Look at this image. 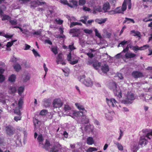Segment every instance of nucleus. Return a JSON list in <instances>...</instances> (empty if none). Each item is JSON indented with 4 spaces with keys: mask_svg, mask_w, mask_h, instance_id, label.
I'll use <instances>...</instances> for the list:
<instances>
[{
    "mask_svg": "<svg viewBox=\"0 0 152 152\" xmlns=\"http://www.w3.org/2000/svg\"><path fill=\"white\" fill-rule=\"evenodd\" d=\"M109 88L113 91L115 96H117L119 98L122 97L121 90L119 87H117V84L115 82L110 83Z\"/></svg>",
    "mask_w": 152,
    "mask_h": 152,
    "instance_id": "nucleus-1",
    "label": "nucleus"
},
{
    "mask_svg": "<svg viewBox=\"0 0 152 152\" xmlns=\"http://www.w3.org/2000/svg\"><path fill=\"white\" fill-rule=\"evenodd\" d=\"M86 76L85 75H83L80 76L79 77V81L81 82L86 86L89 87L92 85V82L90 78H87L85 79Z\"/></svg>",
    "mask_w": 152,
    "mask_h": 152,
    "instance_id": "nucleus-2",
    "label": "nucleus"
},
{
    "mask_svg": "<svg viewBox=\"0 0 152 152\" xmlns=\"http://www.w3.org/2000/svg\"><path fill=\"white\" fill-rule=\"evenodd\" d=\"M134 99V96L133 93L131 92H128L126 96V99L123 101L124 104H127L129 103L131 101Z\"/></svg>",
    "mask_w": 152,
    "mask_h": 152,
    "instance_id": "nucleus-3",
    "label": "nucleus"
},
{
    "mask_svg": "<svg viewBox=\"0 0 152 152\" xmlns=\"http://www.w3.org/2000/svg\"><path fill=\"white\" fill-rule=\"evenodd\" d=\"M23 101L21 99H20L18 102V107H16L14 110V113L17 115H21L20 109L22 107Z\"/></svg>",
    "mask_w": 152,
    "mask_h": 152,
    "instance_id": "nucleus-4",
    "label": "nucleus"
},
{
    "mask_svg": "<svg viewBox=\"0 0 152 152\" xmlns=\"http://www.w3.org/2000/svg\"><path fill=\"white\" fill-rule=\"evenodd\" d=\"M30 5L31 8L35 7L39 5H42L46 4V3L42 0H37L35 1H31Z\"/></svg>",
    "mask_w": 152,
    "mask_h": 152,
    "instance_id": "nucleus-5",
    "label": "nucleus"
},
{
    "mask_svg": "<svg viewBox=\"0 0 152 152\" xmlns=\"http://www.w3.org/2000/svg\"><path fill=\"white\" fill-rule=\"evenodd\" d=\"M63 102L60 99H54L53 102V104L54 108H59L63 105Z\"/></svg>",
    "mask_w": 152,
    "mask_h": 152,
    "instance_id": "nucleus-6",
    "label": "nucleus"
},
{
    "mask_svg": "<svg viewBox=\"0 0 152 152\" xmlns=\"http://www.w3.org/2000/svg\"><path fill=\"white\" fill-rule=\"evenodd\" d=\"M106 101L108 105L110 107H115L117 106L116 103H117V101L114 98L108 99L106 98Z\"/></svg>",
    "mask_w": 152,
    "mask_h": 152,
    "instance_id": "nucleus-7",
    "label": "nucleus"
},
{
    "mask_svg": "<svg viewBox=\"0 0 152 152\" xmlns=\"http://www.w3.org/2000/svg\"><path fill=\"white\" fill-rule=\"evenodd\" d=\"M69 33L70 34L73 33L72 37H78L80 34V29L74 28L70 30Z\"/></svg>",
    "mask_w": 152,
    "mask_h": 152,
    "instance_id": "nucleus-8",
    "label": "nucleus"
},
{
    "mask_svg": "<svg viewBox=\"0 0 152 152\" xmlns=\"http://www.w3.org/2000/svg\"><path fill=\"white\" fill-rule=\"evenodd\" d=\"M61 145L59 144H54L50 148V152H58L61 148Z\"/></svg>",
    "mask_w": 152,
    "mask_h": 152,
    "instance_id": "nucleus-9",
    "label": "nucleus"
},
{
    "mask_svg": "<svg viewBox=\"0 0 152 152\" xmlns=\"http://www.w3.org/2000/svg\"><path fill=\"white\" fill-rule=\"evenodd\" d=\"M6 131L7 134L9 135H12L14 134L13 127L10 125L6 127Z\"/></svg>",
    "mask_w": 152,
    "mask_h": 152,
    "instance_id": "nucleus-10",
    "label": "nucleus"
},
{
    "mask_svg": "<svg viewBox=\"0 0 152 152\" xmlns=\"http://www.w3.org/2000/svg\"><path fill=\"white\" fill-rule=\"evenodd\" d=\"M132 76L135 78L143 77V75L142 72L137 71H133L132 73Z\"/></svg>",
    "mask_w": 152,
    "mask_h": 152,
    "instance_id": "nucleus-11",
    "label": "nucleus"
},
{
    "mask_svg": "<svg viewBox=\"0 0 152 152\" xmlns=\"http://www.w3.org/2000/svg\"><path fill=\"white\" fill-rule=\"evenodd\" d=\"M42 148L47 151H49L50 148V146H51L50 141L48 139L45 140V142L44 145H42Z\"/></svg>",
    "mask_w": 152,
    "mask_h": 152,
    "instance_id": "nucleus-12",
    "label": "nucleus"
},
{
    "mask_svg": "<svg viewBox=\"0 0 152 152\" xmlns=\"http://www.w3.org/2000/svg\"><path fill=\"white\" fill-rule=\"evenodd\" d=\"M108 13L110 14H114L120 13L124 14V12L122 10L121 7H117L114 10H111L108 12Z\"/></svg>",
    "mask_w": 152,
    "mask_h": 152,
    "instance_id": "nucleus-13",
    "label": "nucleus"
},
{
    "mask_svg": "<svg viewBox=\"0 0 152 152\" xmlns=\"http://www.w3.org/2000/svg\"><path fill=\"white\" fill-rule=\"evenodd\" d=\"M146 136H142L140 137V141L139 143V145H142L144 144V145H146L148 142V141L145 138Z\"/></svg>",
    "mask_w": 152,
    "mask_h": 152,
    "instance_id": "nucleus-14",
    "label": "nucleus"
},
{
    "mask_svg": "<svg viewBox=\"0 0 152 152\" xmlns=\"http://www.w3.org/2000/svg\"><path fill=\"white\" fill-rule=\"evenodd\" d=\"M110 8L109 3L108 2L104 3L102 6V9L104 12L105 13L108 12V10H110Z\"/></svg>",
    "mask_w": 152,
    "mask_h": 152,
    "instance_id": "nucleus-15",
    "label": "nucleus"
},
{
    "mask_svg": "<svg viewBox=\"0 0 152 152\" xmlns=\"http://www.w3.org/2000/svg\"><path fill=\"white\" fill-rule=\"evenodd\" d=\"M149 46L148 45H146L140 47H139L138 46L136 45L134 48V50H135V52H136L138 50H142L146 49L149 48Z\"/></svg>",
    "mask_w": 152,
    "mask_h": 152,
    "instance_id": "nucleus-16",
    "label": "nucleus"
},
{
    "mask_svg": "<svg viewBox=\"0 0 152 152\" xmlns=\"http://www.w3.org/2000/svg\"><path fill=\"white\" fill-rule=\"evenodd\" d=\"M80 113H81L82 114H83V112L82 111H74L73 112L72 114V115H69V116L74 118L75 117H77L81 116Z\"/></svg>",
    "mask_w": 152,
    "mask_h": 152,
    "instance_id": "nucleus-17",
    "label": "nucleus"
},
{
    "mask_svg": "<svg viewBox=\"0 0 152 152\" xmlns=\"http://www.w3.org/2000/svg\"><path fill=\"white\" fill-rule=\"evenodd\" d=\"M69 2L68 6L71 8L75 7L77 6V1L75 0H71Z\"/></svg>",
    "mask_w": 152,
    "mask_h": 152,
    "instance_id": "nucleus-18",
    "label": "nucleus"
},
{
    "mask_svg": "<svg viewBox=\"0 0 152 152\" xmlns=\"http://www.w3.org/2000/svg\"><path fill=\"white\" fill-rule=\"evenodd\" d=\"M75 105L77 108L80 110H82L83 111V113H87V111L85 110L84 106L78 103H76ZM83 112V111H82Z\"/></svg>",
    "mask_w": 152,
    "mask_h": 152,
    "instance_id": "nucleus-19",
    "label": "nucleus"
},
{
    "mask_svg": "<svg viewBox=\"0 0 152 152\" xmlns=\"http://www.w3.org/2000/svg\"><path fill=\"white\" fill-rule=\"evenodd\" d=\"M84 114V113H83V114H82L81 115L82 117L81 121L83 123V124H88L89 122V119Z\"/></svg>",
    "mask_w": 152,
    "mask_h": 152,
    "instance_id": "nucleus-20",
    "label": "nucleus"
},
{
    "mask_svg": "<svg viewBox=\"0 0 152 152\" xmlns=\"http://www.w3.org/2000/svg\"><path fill=\"white\" fill-rule=\"evenodd\" d=\"M101 70L104 73H107L109 70L108 65L106 64H104L101 66Z\"/></svg>",
    "mask_w": 152,
    "mask_h": 152,
    "instance_id": "nucleus-21",
    "label": "nucleus"
},
{
    "mask_svg": "<svg viewBox=\"0 0 152 152\" xmlns=\"http://www.w3.org/2000/svg\"><path fill=\"white\" fill-rule=\"evenodd\" d=\"M136 55L134 53H126L125 55V57L127 59L135 57Z\"/></svg>",
    "mask_w": 152,
    "mask_h": 152,
    "instance_id": "nucleus-22",
    "label": "nucleus"
},
{
    "mask_svg": "<svg viewBox=\"0 0 152 152\" xmlns=\"http://www.w3.org/2000/svg\"><path fill=\"white\" fill-rule=\"evenodd\" d=\"M37 140L39 143V145H43L42 142L44 140V139L42 134L38 135Z\"/></svg>",
    "mask_w": 152,
    "mask_h": 152,
    "instance_id": "nucleus-23",
    "label": "nucleus"
},
{
    "mask_svg": "<svg viewBox=\"0 0 152 152\" xmlns=\"http://www.w3.org/2000/svg\"><path fill=\"white\" fill-rule=\"evenodd\" d=\"M131 34H132V35L134 36H138L139 37L141 36V34L140 32L138 31H135L134 30L131 31H130Z\"/></svg>",
    "mask_w": 152,
    "mask_h": 152,
    "instance_id": "nucleus-24",
    "label": "nucleus"
},
{
    "mask_svg": "<svg viewBox=\"0 0 152 152\" xmlns=\"http://www.w3.org/2000/svg\"><path fill=\"white\" fill-rule=\"evenodd\" d=\"M143 21L144 22H147L152 21V14L148 15L147 17L143 19Z\"/></svg>",
    "mask_w": 152,
    "mask_h": 152,
    "instance_id": "nucleus-25",
    "label": "nucleus"
},
{
    "mask_svg": "<svg viewBox=\"0 0 152 152\" xmlns=\"http://www.w3.org/2000/svg\"><path fill=\"white\" fill-rule=\"evenodd\" d=\"M127 2V0H124L122 6L121 8L122 11L124 12L126 9V3Z\"/></svg>",
    "mask_w": 152,
    "mask_h": 152,
    "instance_id": "nucleus-26",
    "label": "nucleus"
},
{
    "mask_svg": "<svg viewBox=\"0 0 152 152\" xmlns=\"http://www.w3.org/2000/svg\"><path fill=\"white\" fill-rule=\"evenodd\" d=\"M126 22H127L128 23H129L130 22H132L133 23H135V21L133 19L127 18H126L125 20L124 21L123 23H125Z\"/></svg>",
    "mask_w": 152,
    "mask_h": 152,
    "instance_id": "nucleus-27",
    "label": "nucleus"
},
{
    "mask_svg": "<svg viewBox=\"0 0 152 152\" xmlns=\"http://www.w3.org/2000/svg\"><path fill=\"white\" fill-rule=\"evenodd\" d=\"M87 143L88 145H91L93 144L94 143L93 138L91 137H88L87 139Z\"/></svg>",
    "mask_w": 152,
    "mask_h": 152,
    "instance_id": "nucleus-28",
    "label": "nucleus"
},
{
    "mask_svg": "<svg viewBox=\"0 0 152 152\" xmlns=\"http://www.w3.org/2000/svg\"><path fill=\"white\" fill-rule=\"evenodd\" d=\"M13 67L15 70L17 72H19L21 69V67L18 64H17L14 65Z\"/></svg>",
    "mask_w": 152,
    "mask_h": 152,
    "instance_id": "nucleus-29",
    "label": "nucleus"
},
{
    "mask_svg": "<svg viewBox=\"0 0 152 152\" xmlns=\"http://www.w3.org/2000/svg\"><path fill=\"white\" fill-rule=\"evenodd\" d=\"M50 104V100L49 99H45L44 100V104L45 107H49Z\"/></svg>",
    "mask_w": 152,
    "mask_h": 152,
    "instance_id": "nucleus-30",
    "label": "nucleus"
},
{
    "mask_svg": "<svg viewBox=\"0 0 152 152\" xmlns=\"http://www.w3.org/2000/svg\"><path fill=\"white\" fill-rule=\"evenodd\" d=\"M16 78V76L14 74H12L9 77L8 80L10 82H13L15 81Z\"/></svg>",
    "mask_w": 152,
    "mask_h": 152,
    "instance_id": "nucleus-31",
    "label": "nucleus"
},
{
    "mask_svg": "<svg viewBox=\"0 0 152 152\" xmlns=\"http://www.w3.org/2000/svg\"><path fill=\"white\" fill-rule=\"evenodd\" d=\"M62 53H60L58 54L57 58V60H56V62L57 64H58L59 63L60 60L63 59L62 57Z\"/></svg>",
    "mask_w": 152,
    "mask_h": 152,
    "instance_id": "nucleus-32",
    "label": "nucleus"
},
{
    "mask_svg": "<svg viewBox=\"0 0 152 152\" xmlns=\"http://www.w3.org/2000/svg\"><path fill=\"white\" fill-rule=\"evenodd\" d=\"M82 18H84V19H81L79 20V21L81 22L82 23H83L85 24H86V22L87 21V19L88 18V17L86 16H83V17Z\"/></svg>",
    "mask_w": 152,
    "mask_h": 152,
    "instance_id": "nucleus-33",
    "label": "nucleus"
},
{
    "mask_svg": "<svg viewBox=\"0 0 152 152\" xmlns=\"http://www.w3.org/2000/svg\"><path fill=\"white\" fill-rule=\"evenodd\" d=\"M77 25H80V26H81L82 25V24L80 23L73 22L71 23L70 25V28H71L72 27H73L74 26Z\"/></svg>",
    "mask_w": 152,
    "mask_h": 152,
    "instance_id": "nucleus-34",
    "label": "nucleus"
},
{
    "mask_svg": "<svg viewBox=\"0 0 152 152\" xmlns=\"http://www.w3.org/2000/svg\"><path fill=\"white\" fill-rule=\"evenodd\" d=\"M107 20V19L105 18L103 19H96L95 20V21L97 22L99 24H102L103 23H104Z\"/></svg>",
    "mask_w": 152,
    "mask_h": 152,
    "instance_id": "nucleus-35",
    "label": "nucleus"
},
{
    "mask_svg": "<svg viewBox=\"0 0 152 152\" xmlns=\"http://www.w3.org/2000/svg\"><path fill=\"white\" fill-rule=\"evenodd\" d=\"M114 144L117 145L118 149L120 151H122L123 150V147L122 145L119 142H116Z\"/></svg>",
    "mask_w": 152,
    "mask_h": 152,
    "instance_id": "nucleus-36",
    "label": "nucleus"
},
{
    "mask_svg": "<svg viewBox=\"0 0 152 152\" xmlns=\"http://www.w3.org/2000/svg\"><path fill=\"white\" fill-rule=\"evenodd\" d=\"M24 90V88L20 86L19 88L18 89V93L20 95H21Z\"/></svg>",
    "mask_w": 152,
    "mask_h": 152,
    "instance_id": "nucleus-37",
    "label": "nucleus"
},
{
    "mask_svg": "<svg viewBox=\"0 0 152 152\" xmlns=\"http://www.w3.org/2000/svg\"><path fill=\"white\" fill-rule=\"evenodd\" d=\"M94 8L95 10L98 12H102V9L101 6H97L95 7Z\"/></svg>",
    "mask_w": 152,
    "mask_h": 152,
    "instance_id": "nucleus-38",
    "label": "nucleus"
},
{
    "mask_svg": "<svg viewBox=\"0 0 152 152\" xmlns=\"http://www.w3.org/2000/svg\"><path fill=\"white\" fill-rule=\"evenodd\" d=\"M51 50L55 55H56L58 53V50L56 47L51 48Z\"/></svg>",
    "mask_w": 152,
    "mask_h": 152,
    "instance_id": "nucleus-39",
    "label": "nucleus"
},
{
    "mask_svg": "<svg viewBox=\"0 0 152 152\" xmlns=\"http://www.w3.org/2000/svg\"><path fill=\"white\" fill-rule=\"evenodd\" d=\"M94 31L95 32V36L100 39L102 38V37L100 33H99L97 29H95Z\"/></svg>",
    "mask_w": 152,
    "mask_h": 152,
    "instance_id": "nucleus-40",
    "label": "nucleus"
},
{
    "mask_svg": "<svg viewBox=\"0 0 152 152\" xmlns=\"http://www.w3.org/2000/svg\"><path fill=\"white\" fill-rule=\"evenodd\" d=\"M9 89L12 94L15 93L16 91V89L15 87L11 86Z\"/></svg>",
    "mask_w": 152,
    "mask_h": 152,
    "instance_id": "nucleus-41",
    "label": "nucleus"
},
{
    "mask_svg": "<svg viewBox=\"0 0 152 152\" xmlns=\"http://www.w3.org/2000/svg\"><path fill=\"white\" fill-rule=\"evenodd\" d=\"M47 110H42L40 112L39 114L42 115H45L47 113Z\"/></svg>",
    "mask_w": 152,
    "mask_h": 152,
    "instance_id": "nucleus-42",
    "label": "nucleus"
},
{
    "mask_svg": "<svg viewBox=\"0 0 152 152\" xmlns=\"http://www.w3.org/2000/svg\"><path fill=\"white\" fill-rule=\"evenodd\" d=\"M100 63H94L93 64V66L95 69H96L100 66Z\"/></svg>",
    "mask_w": 152,
    "mask_h": 152,
    "instance_id": "nucleus-43",
    "label": "nucleus"
},
{
    "mask_svg": "<svg viewBox=\"0 0 152 152\" xmlns=\"http://www.w3.org/2000/svg\"><path fill=\"white\" fill-rule=\"evenodd\" d=\"M10 18V17L9 15H4L3 16L2 20H8Z\"/></svg>",
    "mask_w": 152,
    "mask_h": 152,
    "instance_id": "nucleus-44",
    "label": "nucleus"
},
{
    "mask_svg": "<svg viewBox=\"0 0 152 152\" xmlns=\"http://www.w3.org/2000/svg\"><path fill=\"white\" fill-rule=\"evenodd\" d=\"M86 3V0H79V5H83L85 4Z\"/></svg>",
    "mask_w": 152,
    "mask_h": 152,
    "instance_id": "nucleus-45",
    "label": "nucleus"
},
{
    "mask_svg": "<svg viewBox=\"0 0 152 152\" xmlns=\"http://www.w3.org/2000/svg\"><path fill=\"white\" fill-rule=\"evenodd\" d=\"M83 31L85 33H87V34H91L92 32V30H89V29H85L83 30Z\"/></svg>",
    "mask_w": 152,
    "mask_h": 152,
    "instance_id": "nucleus-46",
    "label": "nucleus"
},
{
    "mask_svg": "<svg viewBox=\"0 0 152 152\" xmlns=\"http://www.w3.org/2000/svg\"><path fill=\"white\" fill-rule=\"evenodd\" d=\"M60 2L64 5H67L68 6L69 3L67 0H60Z\"/></svg>",
    "mask_w": 152,
    "mask_h": 152,
    "instance_id": "nucleus-47",
    "label": "nucleus"
},
{
    "mask_svg": "<svg viewBox=\"0 0 152 152\" xmlns=\"http://www.w3.org/2000/svg\"><path fill=\"white\" fill-rule=\"evenodd\" d=\"M55 21L59 25L62 24L63 22V21L60 19H59L58 20L56 19Z\"/></svg>",
    "mask_w": 152,
    "mask_h": 152,
    "instance_id": "nucleus-48",
    "label": "nucleus"
},
{
    "mask_svg": "<svg viewBox=\"0 0 152 152\" xmlns=\"http://www.w3.org/2000/svg\"><path fill=\"white\" fill-rule=\"evenodd\" d=\"M33 53L34 55V56L36 57H37V56L40 57V55L36 51L35 49H33L32 50Z\"/></svg>",
    "mask_w": 152,
    "mask_h": 152,
    "instance_id": "nucleus-49",
    "label": "nucleus"
},
{
    "mask_svg": "<svg viewBox=\"0 0 152 152\" xmlns=\"http://www.w3.org/2000/svg\"><path fill=\"white\" fill-rule=\"evenodd\" d=\"M18 116H15L14 118V120L17 122L18 121L20 120L21 119V115H19Z\"/></svg>",
    "mask_w": 152,
    "mask_h": 152,
    "instance_id": "nucleus-50",
    "label": "nucleus"
},
{
    "mask_svg": "<svg viewBox=\"0 0 152 152\" xmlns=\"http://www.w3.org/2000/svg\"><path fill=\"white\" fill-rule=\"evenodd\" d=\"M67 59L68 61H71L72 56L71 52H70L67 56Z\"/></svg>",
    "mask_w": 152,
    "mask_h": 152,
    "instance_id": "nucleus-51",
    "label": "nucleus"
},
{
    "mask_svg": "<svg viewBox=\"0 0 152 152\" xmlns=\"http://www.w3.org/2000/svg\"><path fill=\"white\" fill-rule=\"evenodd\" d=\"M31 0H19V1L21 4H26Z\"/></svg>",
    "mask_w": 152,
    "mask_h": 152,
    "instance_id": "nucleus-52",
    "label": "nucleus"
},
{
    "mask_svg": "<svg viewBox=\"0 0 152 152\" xmlns=\"http://www.w3.org/2000/svg\"><path fill=\"white\" fill-rule=\"evenodd\" d=\"M5 77L3 75H0V83H2L4 81Z\"/></svg>",
    "mask_w": 152,
    "mask_h": 152,
    "instance_id": "nucleus-53",
    "label": "nucleus"
},
{
    "mask_svg": "<svg viewBox=\"0 0 152 152\" xmlns=\"http://www.w3.org/2000/svg\"><path fill=\"white\" fill-rule=\"evenodd\" d=\"M71 109V107L68 105H65L64 107V110L65 111L70 110Z\"/></svg>",
    "mask_w": 152,
    "mask_h": 152,
    "instance_id": "nucleus-54",
    "label": "nucleus"
},
{
    "mask_svg": "<svg viewBox=\"0 0 152 152\" xmlns=\"http://www.w3.org/2000/svg\"><path fill=\"white\" fill-rule=\"evenodd\" d=\"M10 22L12 25H16L17 24V22L16 20H11L10 21Z\"/></svg>",
    "mask_w": 152,
    "mask_h": 152,
    "instance_id": "nucleus-55",
    "label": "nucleus"
},
{
    "mask_svg": "<svg viewBox=\"0 0 152 152\" xmlns=\"http://www.w3.org/2000/svg\"><path fill=\"white\" fill-rule=\"evenodd\" d=\"M78 62V60H76L75 61H70V63L72 65H74L75 64H77Z\"/></svg>",
    "mask_w": 152,
    "mask_h": 152,
    "instance_id": "nucleus-56",
    "label": "nucleus"
},
{
    "mask_svg": "<svg viewBox=\"0 0 152 152\" xmlns=\"http://www.w3.org/2000/svg\"><path fill=\"white\" fill-rule=\"evenodd\" d=\"M117 76L120 79L122 80L123 79V77L122 76V75L120 73H118Z\"/></svg>",
    "mask_w": 152,
    "mask_h": 152,
    "instance_id": "nucleus-57",
    "label": "nucleus"
},
{
    "mask_svg": "<svg viewBox=\"0 0 152 152\" xmlns=\"http://www.w3.org/2000/svg\"><path fill=\"white\" fill-rule=\"evenodd\" d=\"M13 44L12 43V42H8L7 43V44L6 45V46L7 48H9L11 47L12 45Z\"/></svg>",
    "mask_w": 152,
    "mask_h": 152,
    "instance_id": "nucleus-58",
    "label": "nucleus"
},
{
    "mask_svg": "<svg viewBox=\"0 0 152 152\" xmlns=\"http://www.w3.org/2000/svg\"><path fill=\"white\" fill-rule=\"evenodd\" d=\"M127 41L124 40L121 42L120 43V44H121V46H124L125 44H127Z\"/></svg>",
    "mask_w": 152,
    "mask_h": 152,
    "instance_id": "nucleus-59",
    "label": "nucleus"
},
{
    "mask_svg": "<svg viewBox=\"0 0 152 152\" xmlns=\"http://www.w3.org/2000/svg\"><path fill=\"white\" fill-rule=\"evenodd\" d=\"M2 36H3L7 38H12L13 37V35H8V34H5V35H2Z\"/></svg>",
    "mask_w": 152,
    "mask_h": 152,
    "instance_id": "nucleus-60",
    "label": "nucleus"
},
{
    "mask_svg": "<svg viewBox=\"0 0 152 152\" xmlns=\"http://www.w3.org/2000/svg\"><path fill=\"white\" fill-rule=\"evenodd\" d=\"M33 34L34 35H40L41 34V32L40 31H36L34 32Z\"/></svg>",
    "mask_w": 152,
    "mask_h": 152,
    "instance_id": "nucleus-61",
    "label": "nucleus"
},
{
    "mask_svg": "<svg viewBox=\"0 0 152 152\" xmlns=\"http://www.w3.org/2000/svg\"><path fill=\"white\" fill-rule=\"evenodd\" d=\"M69 48L72 51L75 49V48L74 47L73 45H70L69 46Z\"/></svg>",
    "mask_w": 152,
    "mask_h": 152,
    "instance_id": "nucleus-62",
    "label": "nucleus"
},
{
    "mask_svg": "<svg viewBox=\"0 0 152 152\" xmlns=\"http://www.w3.org/2000/svg\"><path fill=\"white\" fill-rule=\"evenodd\" d=\"M129 50V47L128 46V45H127V46L126 47V48H124L123 51L122 52L124 53H125L126 52H127Z\"/></svg>",
    "mask_w": 152,
    "mask_h": 152,
    "instance_id": "nucleus-63",
    "label": "nucleus"
},
{
    "mask_svg": "<svg viewBox=\"0 0 152 152\" xmlns=\"http://www.w3.org/2000/svg\"><path fill=\"white\" fill-rule=\"evenodd\" d=\"M87 55L90 58H92L94 56L93 54L92 53H88L87 54Z\"/></svg>",
    "mask_w": 152,
    "mask_h": 152,
    "instance_id": "nucleus-64",
    "label": "nucleus"
}]
</instances>
